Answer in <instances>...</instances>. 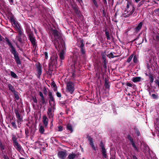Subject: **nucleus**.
Segmentation results:
<instances>
[{"label": "nucleus", "instance_id": "obj_1", "mask_svg": "<svg viewBox=\"0 0 159 159\" xmlns=\"http://www.w3.org/2000/svg\"><path fill=\"white\" fill-rule=\"evenodd\" d=\"M5 40L7 44L11 48L10 51L14 55V59L16 64L17 65H20L21 64V62L19 57L18 52L7 37H5Z\"/></svg>", "mask_w": 159, "mask_h": 159}, {"label": "nucleus", "instance_id": "obj_2", "mask_svg": "<svg viewBox=\"0 0 159 159\" xmlns=\"http://www.w3.org/2000/svg\"><path fill=\"white\" fill-rule=\"evenodd\" d=\"M51 33L55 38L54 44L56 48L57 49V46L58 47V48H59L60 44L59 40L60 42L61 43V41L64 42L62 38L61 34L56 29H52L51 31Z\"/></svg>", "mask_w": 159, "mask_h": 159}, {"label": "nucleus", "instance_id": "obj_3", "mask_svg": "<svg viewBox=\"0 0 159 159\" xmlns=\"http://www.w3.org/2000/svg\"><path fill=\"white\" fill-rule=\"evenodd\" d=\"M57 56H52L50 57V61L48 64V69L47 74L52 76L54 66L56 67L57 64Z\"/></svg>", "mask_w": 159, "mask_h": 159}, {"label": "nucleus", "instance_id": "obj_4", "mask_svg": "<svg viewBox=\"0 0 159 159\" xmlns=\"http://www.w3.org/2000/svg\"><path fill=\"white\" fill-rule=\"evenodd\" d=\"M135 9L133 4L130 2L128 1L126 8L123 15L124 17L127 18L130 16L135 11Z\"/></svg>", "mask_w": 159, "mask_h": 159}, {"label": "nucleus", "instance_id": "obj_5", "mask_svg": "<svg viewBox=\"0 0 159 159\" xmlns=\"http://www.w3.org/2000/svg\"><path fill=\"white\" fill-rule=\"evenodd\" d=\"M59 49L61 50L59 53V56L61 60H64L65 58L64 54L65 53L64 50L66 49L65 46L64 42H61V44H60Z\"/></svg>", "mask_w": 159, "mask_h": 159}, {"label": "nucleus", "instance_id": "obj_6", "mask_svg": "<svg viewBox=\"0 0 159 159\" xmlns=\"http://www.w3.org/2000/svg\"><path fill=\"white\" fill-rule=\"evenodd\" d=\"M66 90L67 92L72 94L75 90V85L71 81H69L66 83Z\"/></svg>", "mask_w": 159, "mask_h": 159}, {"label": "nucleus", "instance_id": "obj_7", "mask_svg": "<svg viewBox=\"0 0 159 159\" xmlns=\"http://www.w3.org/2000/svg\"><path fill=\"white\" fill-rule=\"evenodd\" d=\"M54 106H51L50 107H49L47 111V115L49 118L52 120L51 123L53 122V118L54 116V111H52V110H54Z\"/></svg>", "mask_w": 159, "mask_h": 159}, {"label": "nucleus", "instance_id": "obj_8", "mask_svg": "<svg viewBox=\"0 0 159 159\" xmlns=\"http://www.w3.org/2000/svg\"><path fill=\"white\" fill-rule=\"evenodd\" d=\"M33 47H36L37 45L35 37L34 34L27 36Z\"/></svg>", "mask_w": 159, "mask_h": 159}, {"label": "nucleus", "instance_id": "obj_9", "mask_svg": "<svg viewBox=\"0 0 159 159\" xmlns=\"http://www.w3.org/2000/svg\"><path fill=\"white\" fill-rule=\"evenodd\" d=\"M35 66L36 67L37 73V77L38 78L40 79V75H41L42 72V66L39 63L38 64H36Z\"/></svg>", "mask_w": 159, "mask_h": 159}, {"label": "nucleus", "instance_id": "obj_10", "mask_svg": "<svg viewBox=\"0 0 159 159\" xmlns=\"http://www.w3.org/2000/svg\"><path fill=\"white\" fill-rule=\"evenodd\" d=\"M12 139L13 143H14V146H16L17 149H18L20 150L21 149V147L20 144H19L17 142V137H16L15 135L13 134L12 135Z\"/></svg>", "mask_w": 159, "mask_h": 159}, {"label": "nucleus", "instance_id": "obj_11", "mask_svg": "<svg viewBox=\"0 0 159 159\" xmlns=\"http://www.w3.org/2000/svg\"><path fill=\"white\" fill-rule=\"evenodd\" d=\"M47 103L48 102L47 99L45 97L40 98L39 104L41 106L40 108H41L42 106L43 107H44Z\"/></svg>", "mask_w": 159, "mask_h": 159}, {"label": "nucleus", "instance_id": "obj_12", "mask_svg": "<svg viewBox=\"0 0 159 159\" xmlns=\"http://www.w3.org/2000/svg\"><path fill=\"white\" fill-rule=\"evenodd\" d=\"M67 155V151L66 150L59 151L58 153V157L61 159H64Z\"/></svg>", "mask_w": 159, "mask_h": 159}, {"label": "nucleus", "instance_id": "obj_13", "mask_svg": "<svg viewBox=\"0 0 159 159\" xmlns=\"http://www.w3.org/2000/svg\"><path fill=\"white\" fill-rule=\"evenodd\" d=\"M100 146L101 148L102 149V153L103 157L105 158H106L107 157V154H106V150L105 148V145L103 144L102 141H101L100 144Z\"/></svg>", "mask_w": 159, "mask_h": 159}, {"label": "nucleus", "instance_id": "obj_14", "mask_svg": "<svg viewBox=\"0 0 159 159\" xmlns=\"http://www.w3.org/2000/svg\"><path fill=\"white\" fill-rule=\"evenodd\" d=\"M86 136H87V138L88 139V140L90 146L92 148L94 151H95L96 150V148L93 143V139L89 136L88 134H86Z\"/></svg>", "mask_w": 159, "mask_h": 159}, {"label": "nucleus", "instance_id": "obj_15", "mask_svg": "<svg viewBox=\"0 0 159 159\" xmlns=\"http://www.w3.org/2000/svg\"><path fill=\"white\" fill-rule=\"evenodd\" d=\"M14 112L16 115V117L17 119V121L19 122H22L23 121V117L22 116H21V115L20 114L19 111L18 109H14Z\"/></svg>", "mask_w": 159, "mask_h": 159}, {"label": "nucleus", "instance_id": "obj_16", "mask_svg": "<svg viewBox=\"0 0 159 159\" xmlns=\"http://www.w3.org/2000/svg\"><path fill=\"white\" fill-rule=\"evenodd\" d=\"M127 138L129 140L131 144H132L133 147L134 149L137 151H138V149L136 145L135 142H134L133 139L132 137L129 135L127 136Z\"/></svg>", "mask_w": 159, "mask_h": 159}, {"label": "nucleus", "instance_id": "obj_17", "mask_svg": "<svg viewBox=\"0 0 159 159\" xmlns=\"http://www.w3.org/2000/svg\"><path fill=\"white\" fill-rule=\"evenodd\" d=\"M127 138L129 140L131 144H132L133 147L134 149L137 151H138V149L136 145L135 142H134L133 139L132 137L129 135L127 136Z\"/></svg>", "mask_w": 159, "mask_h": 159}, {"label": "nucleus", "instance_id": "obj_18", "mask_svg": "<svg viewBox=\"0 0 159 159\" xmlns=\"http://www.w3.org/2000/svg\"><path fill=\"white\" fill-rule=\"evenodd\" d=\"M81 44L80 46V52L82 55H84L85 53V49L84 47V45L83 43V41L81 40L80 41Z\"/></svg>", "mask_w": 159, "mask_h": 159}, {"label": "nucleus", "instance_id": "obj_19", "mask_svg": "<svg viewBox=\"0 0 159 159\" xmlns=\"http://www.w3.org/2000/svg\"><path fill=\"white\" fill-rule=\"evenodd\" d=\"M48 96L49 98V103L51 106V102H53V104H54L55 102V99L52 93L50 91H49L48 93Z\"/></svg>", "mask_w": 159, "mask_h": 159}, {"label": "nucleus", "instance_id": "obj_20", "mask_svg": "<svg viewBox=\"0 0 159 159\" xmlns=\"http://www.w3.org/2000/svg\"><path fill=\"white\" fill-rule=\"evenodd\" d=\"M143 22H140L134 29V31L136 33L139 32L141 29Z\"/></svg>", "mask_w": 159, "mask_h": 159}, {"label": "nucleus", "instance_id": "obj_21", "mask_svg": "<svg viewBox=\"0 0 159 159\" xmlns=\"http://www.w3.org/2000/svg\"><path fill=\"white\" fill-rule=\"evenodd\" d=\"M15 29L18 33V34L17 36L21 37L24 36V35L22 32V30L19 26L17 27L16 28H15Z\"/></svg>", "mask_w": 159, "mask_h": 159}, {"label": "nucleus", "instance_id": "obj_22", "mask_svg": "<svg viewBox=\"0 0 159 159\" xmlns=\"http://www.w3.org/2000/svg\"><path fill=\"white\" fill-rule=\"evenodd\" d=\"M48 120L46 115H44L43 117V122L45 127H46L48 126Z\"/></svg>", "mask_w": 159, "mask_h": 159}, {"label": "nucleus", "instance_id": "obj_23", "mask_svg": "<svg viewBox=\"0 0 159 159\" xmlns=\"http://www.w3.org/2000/svg\"><path fill=\"white\" fill-rule=\"evenodd\" d=\"M10 18L11 23L15 25V28H16L17 27H19V25L17 22L16 21L13 17L12 16H11Z\"/></svg>", "mask_w": 159, "mask_h": 159}, {"label": "nucleus", "instance_id": "obj_24", "mask_svg": "<svg viewBox=\"0 0 159 159\" xmlns=\"http://www.w3.org/2000/svg\"><path fill=\"white\" fill-rule=\"evenodd\" d=\"M105 83L104 86L105 89H109L110 85H109V82H108L107 79V78L105 79Z\"/></svg>", "mask_w": 159, "mask_h": 159}, {"label": "nucleus", "instance_id": "obj_25", "mask_svg": "<svg viewBox=\"0 0 159 159\" xmlns=\"http://www.w3.org/2000/svg\"><path fill=\"white\" fill-rule=\"evenodd\" d=\"M146 75L149 77V78L150 80V82L152 83L154 80L153 75L152 74H151V73L150 72L148 74L146 73Z\"/></svg>", "mask_w": 159, "mask_h": 159}, {"label": "nucleus", "instance_id": "obj_26", "mask_svg": "<svg viewBox=\"0 0 159 159\" xmlns=\"http://www.w3.org/2000/svg\"><path fill=\"white\" fill-rule=\"evenodd\" d=\"M0 150L2 151V154H4V153L6 154V151L5 150H5V147L1 141H0Z\"/></svg>", "mask_w": 159, "mask_h": 159}, {"label": "nucleus", "instance_id": "obj_27", "mask_svg": "<svg viewBox=\"0 0 159 159\" xmlns=\"http://www.w3.org/2000/svg\"><path fill=\"white\" fill-rule=\"evenodd\" d=\"M141 78L140 77H136L132 78V81L134 83L140 82L141 81Z\"/></svg>", "mask_w": 159, "mask_h": 159}, {"label": "nucleus", "instance_id": "obj_28", "mask_svg": "<svg viewBox=\"0 0 159 159\" xmlns=\"http://www.w3.org/2000/svg\"><path fill=\"white\" fill-rule=\"evenodd\" d=\"M72 8L76 14L79 15L80 14V12L77 6H72Z\"/></svg>", "mask_w": 159, "mask_h": 159}, {"label": "nucleus", "instance_id": "obj_29", "mask_svg": "<svg viewBox=\"0 0 159 159\" xmlns=\"http://www.w3.org/2000/svg\"><path fill=\"white\" fill-rule=\"evenodd\" d=\"M7 86L9 90L12 93L16 91L14 87L11 84H8Z\"/></svg>", "mask_w": 159, "mask_h": 159}, {"label": "nucleus", "instance_id": "obj_30", "mask_svg": "<svg viewBox=\"0 0 159 159\" xmlns=\"http://www.w3.org/2000/svg\"><path fill=\"white\" fill-rule=\"evenodd\" d=\"M27 36L33 34V32L30 28H27L26 30Z\"/></svg>", "mask_w": 159, "mask_h": 159}, {"label": "nucleus", "instance_id": "obj_31", "mask_svg": "<svg viewBox=\"0 0 159 159\" xmlns=\"http://www.w3.org/2000/svg\"><path fill=\"white\" fill-rule=\"evenodd\" d=\"M76 156L75 153H71L69 155L67 158L68 159H74Z\"/></svg>", "mask_w": 159, "mask_h": 159}, {"label": "nucleus", "instance_id": "obj_32", "mask_svg": "<svg viewBox=\"0 0 159 159\" xmlns=\"http://www.w3.org/2000/svg\"><path fill=\"white\" fill-rule=\"evenodd\" d=\"M104 31L105 32V34L106 36L107 40H110L111 39L110 38V36L109 35V31L107 30V29H105Z\"/></svg>", "mask_w": 159, "mask_h": 159}, {"label": "nucleus", "instance_id": "obj_33", "mask_svg": "<svg viewBox=\"0 0 159 159\" xmlns=\"http://www.w3.org/2000/svg\"><path fill=\"white\" fill-rule=\"evenodd\" d=\"M67 129L70 131L72 133L73 131V129L71 125L69 123L68 124L66 125Z\"/></svg>", "mask_w": 159, "mask_h": 159}, {"label": "nucleus", "instance_id": "obj_34", "mask_svg": "<svg viewBox=\"0 0 159 159\" xmlns=\"http://www.w3.org/2000/svg\"><path fill=\"white\" fill-rule=\"evenodd\" d=\"M102 59L103 60L102 62L103 63H107V60L106 58V56L105 54L104 53L102 54Z\"/></svg>", "mask_w": 159, "mask_h": 159}, {"label": "nucleus", "instance_id": "obj_35", "mask_svg": "<svg viewBox=\"0 0 159 159\" xmlns=\"http://www.w3.org/2000/svg\"><path fill=\"white\" fill-rule=\"evenodd\" d=\"M134 130L135 134H136L137 136H139L140 135V132L138 128H137L136 127H135L134 128Z\"/></svg>", "mask_w": 159, "mask_h": 159}, {"label": "nucleus", "instance_id": "obj_36", "mask_svg": "<svg viewBox=\"0 0 159 159\" xmlns=\"http://www.w3.org/2000/svg\"><path fill=\"white\" fill-rule=\"evenodd\" d=\"M13 93V95H14L15 98L16 100H18L20 98V97L18 95V92L16 91L15 92H14V93Z\"/></svg>", "mask_w": 159, "mask_h": 159}, {"label": "nucleus", "instance_id": "obj_37", "mask_svg": "<svg viewBox=\"0 0 159 159\" xmlns=\"http://www.w3.org/2000/svg\"><path fill=\"white\" fill-rule=\"evenodd\" d=\"M39 131L41 134H43V133L44 131V129L43 126L41 125L40 126V127L39 128Z\"/></svg>", "mask_w": 159, "mask_h": 159}, {"label": "nucleus", "instance_id": "obj_38", "mask_svg": "<svg viewBox=\"0 0 159 159\" xmlns=\"http://www.w3.org/2000/svg\"><path fill=\"white\" fill-rule=\"evenodd\" d=\"M11 75L12 77L15 78H17V75L13 71H11L10 72Z\"/></svg>", "mask_w": 159, "mask_h": 159}, {"label": "nucleus", "instance_id": "obj_39", "mask_svg": "<svg viewBox=\"0 0 159 159\" xmlns=\"http://www.w3.org/2000/svg\"><path fill=\"white\" fill-rule=\"evenodd\" d=\"M92 1L95 7L97 8H98L99 7V5L97 2L96 0H92Z\"/></svg>", "mask_w": 159, "mask_h": 159}, {"label": "nucleus", "instance_id": "obj_40", "mask_svg": "<svg viewBox=\"0 0 159 159\" xmlns=\"http://www.w3.org/2000/svg\"><path fill=\"white\" fill-rule=\"evenodd\" d=\"M133 57V54H131L130 56L127 59L126 62L128 63H129L131 61Z\"/></svg>", "mask_w": 159, "mask_h": 159}, {"label": "nucleus", "instance_id": "obj_41", "mask_svg": "<svg viewBox=\"0 0 159 159\" xmlns=\"http://www.w3.org/2000/svg\"><path fill=\"white\" fill-rule=\"evenodd\" d=\"M25 135L26 138H28L29 136V131L28 128H26L25 129Z\"/></svg>", "mask_w": 159, "mask_h": 159}, {"label": "nucleus", "instance_id": "obj_42", "mask_svg": "<svg viewBox=\"0 0 159 159\" xmlns=\"http://www.w3.org/2000/svg\"><path fill=\"white\" fill-rule=\"evenodd\" d=\"M133 62L135 63H137L138 62L137 58L136 55H134L133 57Z\"/></svg>", "mask_w": 159, "mask_h": 159}, {"label": "nucleus", "instance_id": "obj_43", "mask_svg": "<svg viewBox=\"0 0 159 159\" xmlns=\"http://www.w3.org/2000/svg\"><path fill=\"white\" fill-rule=\"evenodd\" d=\"M152 97L154 99H157L158 98V95H156L155 94H152L151 95Z\"/></svg>", "mask_w": 159, "mask_h": 159}, {"label": "nucleus", "instance_id": "obj_44", "mask_svg": "<svg viewBox=\"0 0 159 159\" xmlns=\"http://www.w3.org/2000/svg\"><path fill=\"white\" fill-rule=\"evenodd\" d=\"M43 92L45 95H46V96L47 95V90L45 87H44L43 88Z\"/></svg>", "mask_w": 159, "mask_h": 159}, {"label": "nucleus", "instance_id": "obj_45", "mask_svg": "<svg viewBox=\"0 0 159 159\" xmlns=\"http://www.w3.org/2000/svg\"><path fill=\"white\" fill-rule=\"evenodd\" d=\"M11 123L13 127L15 129H16L17 128V126L15 121H13L11 122Z\"/></svg>", "mask_w": 159, "mask_h": 159}, {"label": "nucleus", "instance_id": "obj_46", "mask_svg": "<svg viewBox=\"0 0 159 159\" xmlns=\"http://www.w3.org/2000/svg\"><path fill=\"white\" fill-rule=\"evenodd\" d=\"M2 156L4 159H9L8 156L5 153L2 154Z\"/></svg>", "mask_w": 159, "mask_h": 159}, {"label": "nucleus", "instance_id": "obj_47", "mask_svg": "<svg viewBox=\"0 0 159 159\" xmlns=\"http://www.w3.org/2000/svg\"><path fill=\"white\" fill-rule=\"evenodd\" d=\"M16 37L17 38V40L18 41H19L20 43H22V40L21 38L22 37H19L18 36H17Z\"/></svg>", "mask_w": 159, "mask_h": 159}, {"label": "nucleus", "instance_id": "obj_48", "mask_svg": "<svg viewBox=\"0 0 159 159\" xmlns=\"http://www.w3.org/2000/svg\"><path fill=\"white\" fill-rule=\"evenodd\" d=\"M145 0H142L139 3L138 6L140 7L141 5L144 4Z\"/></svg>", "mask_w": 159, "mask_h": 159}, {"label": "nucleus", "instance_id": "obj_49", "mask_svg": "<svg viewBox=\"0 0 159 159\" xmlns=\"http://www.w3.org/2000/svg\"><path fill=\"white\" fill-rule=\"evenodd\" d=\"M109 55L111 56V57L112 58H114L116 57H118V56H114L113 53L111 52L109 54Z\"/></svg>", "mask_w": 159, "mask_h": 159}, {"label": "nucleus", "instance_id": "obj_50", "mask_svg": "<svg viewBox=\"0 0 159 159\" xmlns=\"http://www.w3.org/2000/svg\"><path fill=\"white\" fill-rule=\"evenodd\" d=\"M102 15L103 16L106 17V12L105 11V9L104 8L102 10Z\"/></svg>", "mask_w": 159, "mask_h": 159}, {"label": "nucleus", "instance_id": "obj_51", "mask_svg": "<svg viewBox=\"0 0 159 159\" xmlns=\"http://www.w3.org/2000/svg\"><path fill=\"white\" fill-rule=\"evenodd\" d=\"M44 56L45 57V58L46 59H48V53L47 52H43Z\"/></svg>", "mask_w": 159, "mask_h": 159}, {"label": "nucleus", "instance_id": "obj_52", "mask_svg": "<svg viewBox=\"0 0 159 159\" xmlns=\"http://www.w3.org/2000/svg\"><path fill=\"white\" fill-rule=\"evenodd\" d=\"M58 131H62L63 130V127L61 126H58Z\"/></svg>", "mask_w": 159, "mask_h": 159}, {"label": "nucleus", "instance_id": "obj_53", "mask_svg": "<svg viewBox=\"0 0 159 159\" xmlns=\"http://www.w3.org/2000/svg\"><path fill=\"white\" fill-rule=\"evenodd\" d=\"M51 86L52 87H53V88H55V87H56V86H57L55 83L54 81L52 82L51 84Z\"/></svg>", "mask_w": 159, "mask_h": 159}, {"label": "nucleus", "instance_id": "obj_54", "mask_svg": "<svg viewBox=\"0 0 159 159\" xmlns=\"http://www.w3.org/2000/svg\"><path fill=\"white\" fill-rule=\"evenodd\" d=\"M32 100L34 103H37V100L36 97H33Z\"/></svg>", "mask_w": 159, "mask_h": 159}, {"label": "nucleus", "instance_id": "obj_55", "mask_svg": "<svg viewBox=\"0 0 159 159\" xmlns=\"http://www.w3.org/2000/svg\"><path fill=\"white\" fill-rule=\"evenodd\" d=\"M107 63H103L102 66L103 68H104L105 70H106L107 69Z\"/></svg>", "mask_w": 159, "mask_h": 159}, {"label": "nucleus", "instance_id": "obj_56", "mask_svg": "<svg viewBox=\"0 0 159 159\" xmlns=\"http://www.w3.org/2000/svg\"><path fill=\"white\" fill-rule=\"evenodd\" d=\"M56 95L58 97L60 98L61 97V93L58 92L56 93Z\"/></svg>", "mask_w": 159, "mask_h": 159}, {"label": "nucleus", "instance_id": "obj_57", "mask_svg": "<svg viewBox=\"0 0 159 159\" xmlns=\"http://www.w3.org/2000/svg\"><path fill=\"white\" fill-rule=\"evenodd\" d=\"M126 85L128 86L132 87V84L130 83H129V82H128L126 83Z\"/></svg>", "mask_w": 159, "mask_h": 159}, {"label": "nucleus", "instance_id": "obj_58", "mask_svg": "<svg viewBox=\"0 0 159 159\" xmlns=\"http://www.w3.org/2000/svg\"><path fill=\"white\" fill-rule=\"evenodd\" d=\"M144 39L145 40V42L146 43V42H147V39H146V38L144 36V37L143 38V39H142V42H141V43H138V44H141V43H143V41H144Z\"/></svg>", "mask_w": 159, "mask_h": 159}, {"label": "nucleus", "instance_id": "obj_59", "mask_svg": "<svg viewBox=\"0 0 159 159\" xmlns=\"http://www.w3.org/2000/svg\"><path fill=\"white\" fill-rule=\"evenodd\" d=\"M39 94L41 97V98H42L43 97H44V96L43 94V93H42V92L41 91H39Z\"/></svg>", "mask_w": 159, "mask_h": 159}, {"label": "nucleus", "instance_id": "obj_60", "mask_svg": "<svg viewBox=\"0 0 159 159\" xmlns=\"http://www.w3.org/2000/svg\"><path fill=\"white\" fill-rule=\"evenodd\" d=\"M103 4L105 6H107V0H102Z\"/></svg>", "mask_w": 159, "mask_h": 159}, {"label": "nucleus", "instance_id": "obj_61", "mask_svg": "<svg viewBox=\"0 0 159 159\" xmlns=\"http://www.w3.org/2000/svg\"><path fill=\"white\" fill-rule=\"evenodd\" d=\"M156 39L157 42H159V36L158 35H156Z\"/></svg>", "mask_w": 159, "mask_h": 159}, {"label": "nucleus", "instance_id": "obj_62", "mask_svg": "<svg viewBox=\"0 0 159 159\" xmlns=\"http://www.w3.org/2000/svg\"><path fill=\"white\" fill-rule=\"evenodd\" d=\"M154 82L156 84H157V85L159 88V80H156Z\"/></svg>", "mask_w": 159, "mask_h": 159}, {"label": "nucleus", "instance_id": "obj_63", "mask_svg": "<svg viewBox=\"0 0 159 159\" xmlns=\"http://www.w3.org/2000/svg\"><path fill=\"white\" fill-rule=\"evenodd\" d=\"M132 157L133 159H138L135 155H133Z\"/></svg>", "mask_w": 159, "mask_h": 159}, {"label": "nucleus", "instance_id": "obj_64", "mask_svg": "<svg viewBox=\"0 0 159 159\" xmlns=\"http://www.w3.org/2000/svg\"><path fill=\"white\" fill-rule=\"evenodd\" d=\"M9 1L11 4H12L14 3L13 0H9Z\"/></svg>", "mask_w": 159, "mask_h": 159}]
</instances>
